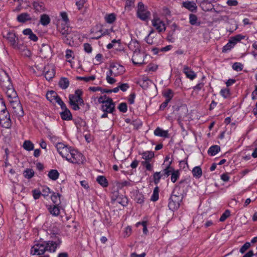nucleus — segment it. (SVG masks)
<instances>
[{
	"instance_id": "nucleus-1",
	"label": "nucleus",
	"mask_w": 257,
	"mask_h": 257,
	"mask_svg": "<svg viewBox=\"0 0 257 257\" xmlns=\"http://www.w3.org/2000/svg\"><path fill=\"white\" fill-rule=\"evenodd\" d=\"M61 241L58 237L55 235L53 240L44 241H40L36 243L31 248V253L33 255H42L45 251L54 252L57 246L59 245Z\"/></svg>"
},
{
	"instance_id": "nucleus-2",
	"label": "nucleus",
	"mask_w": 257,
	"mask_h": 257,
	"mask_svg": "<svg viewBox=\"0 0 257 257\" xmlns=\"http://www.w3.org/2000/svg\"><path fill=\"white\" fill-rule=\"evenodd\" d=\"M125 71L123 66L117 63H112L109 66V70L106 73V80L107 82L110 84H112L116 82V80L111 76L116 77L122 75Z\"/></svg>"
},
{
	"instance_id": "nucleus-3",
	"label": "nucleus",
	"mask_w": 257,
	"mask_h": 257,
	"mask_svg": "<svg viewBox=\"0 0 257 257\" xmlns=\"http://www.w3.org/2000/svg\"><path fill=\"white\" fill-rule=\"evenodd\" d=\"M82 93L81 90L77 89L74 94L69 95V104L73 110H78L85 105L82 97Z\"/></svg>"
},
{
	"instance_id": "nucleus-4",
	"label": "nucleus",
	"mask_w": 257,
	"mask_h": 257,
	"mask_svg": "<svg viewBox=\"0 0 257 257\" xmlns=\"http://www.w3.org/2000/svg\"><path fill=\"white\" fill-rule=\"evenodd\" d=\"M0 123L3 127L8 128L12 124L11 119L9 111L7 110L5 102L0 98Z\"/></svg>"
},
{
	"instance_id": "nucleus-5",
	"label": "nucleus",
	"mask_w": 257,
	"mask_h": 257,
	"mask_svg": "<svg viewBox=\"0 0 257 257\" xmlns=\"http://www.w3.org/2000/svg\"><path fill=\"white\" fill-rule=\"evenodd\" d=\"M178 188V186H176L169 199L168 207L172 211L176 210L179 207L180 202L183 199L181 194L178 192L176 193V191Z\"/></svg>"
},
{
	"instance_id": "nucleus-6",
	"label": "nucleus",
	"mask_w": 257,
	"mask_h": 257,
	"mask_svg": "<svg viewBox=\"0 0 257 257\" xmlns=\"http://www.w3.org/2000/svg\"><path fill=\"white\" fill-rule=\"evenodd\" d=\"M98 101L99 103H102L101 110L103 111L112 113L115 110V104L112 99L106 95L99 97Z\"/></svg>"
},
{
	"instance_id": "nucleus-7",
	"label": "nucleus",
	"mask_w": 257,
	"mask_h": 257,
	"mask_svg": "<svg viewBox=\"0 0 257 257\" xmlns=\"http://www.w3.org/2000/svg\"><path fill=\"white\" fill-rule=\"evenodd\" d=\"M136 15L141 20L147 21L151 16V13L148 10L147 7L140 2L138 4Z\"/></svg>"
},
{
	"instance_id": "nucleus-8",
	"label": "nucleus",
	"mask_w": 257,
	"mask_h": 257,
	"mask_svg": "<svg viewBox=\"0 0 257 257\" xmlns=\"http://www.w3.org/2000/svg\"><path fill=\"white\" fill-rule=\"evenodd\" d=\"M5 38L14 48L20 49L21 45L19 44V39L14 31H10L4 35Z\"/></svg>"
},
{
	"instance_id": "nucleus-9",
	"label": "nucleus",
	"mask_w": 257,
	"mask_h": 257,
	"mask_svg": "<svg viewBox=\"0 0 257 257\" xmlns=\"http://www.w3.org/2000/svg\"><path fill=\"white\" fill-rule=\"evenodd\" d=\"M10 105L12 107V113L18 118L22 117L24 115L22 106L19 99L17 100H11Z\"/></svg>"
},
{
	"instance_id": "nucleus-10",
	"label": "nucleus",
	"mask_w": 257,
	"mask_h": 257,
	"mask_svg": "<svg viewBox=\"0 0 257 257\" xmlns=\"http://www.w3.org/2000/svg\"><path fill=\"white\" fill-rule=\"evenodd\" d=\"M133 45H134V47L136 48L134 50V54L132 59L133 63L135 65H141L143 63V60L142 59V55L139 52L137 51L139 47V44L136 41L131 43L129 45V47L131 49L132 48Z\"/></svg>"
},
{
	"instance_id": "nucleus-11",
	"label": "nucleus",
	"mask_w": 257,
	"mask_h": 257,
	"mask_svg": "<svg viewBox=\"0 0 257 257\" xmlns=\"http://www.w3.org/2000/svg\"><path fill=\"white\" fill-rule=\"evenodd\" d=\"M171 162H170V164H171ZM163 172L164 176L166 177L171 175V180L173 183H175L179 176V171L178 170H174V168L170 166V164L163 170Z\"/></svg>"
},
{
	"instance_id": "nucleus-12",
	"label": "nucleus",
	"mask_w": 257,
	"mask_h": 257,
	"mask_svg": "<svg viewBox=\"0 0 257 257\" xmlns=\"http://www.w3.org/2000/svg\"><path fill=\"white\" fill-rule=\"evenodd\" d=\"M2 88L5 91L10 103L11 100H17V99H19L17 93L14 89L12 84H11L10 85H9L8 87H3Z\"/></svg>"
},
{
	"instance_id": "nucleus-13",
	"label": "nucleus",
	"mask_w": 257,
	"mask_h": 257,
	"mask_svg": "<svg viewBox=\"0 0 257 257\" xmlns=\"http://www.w3.org/2000/svg\"><path fill=\"white\" fill-rule=\"evenodd\" d=\"M152 26L159 33L164 32L166 30L165 24L158 17H154L152 20Z\"/></svg>"
},
{
	"instance_id": "nucleus-14",
	"label": "nucleus",
	"mask_w": 257,
	"mask_h": 257,
	"mask_svg": "<svg viewBox=\"0 0 257 257\" xmlns=\"http://www.w3.org/2000/svg\"><path fill=\"white\" fill-rule=\"evenodd\" d=\"M12 84L8 74L4 70L0 69V85L3 87H8Z\"/></svg>"
},
{
	"instance_id": "nucleus-15",
	"label": "nucleus",
	"mask_w": 257,
	"mask_h": 257,
	"mask_svg": "<svg viewBox=\"0 0 257 257\" xmlns=\"http://www.w3.org/2000/svg\"><path fill=\"white\" fill-rule=\"evenodd\" d=\"M44 74L46 79L50 81L55 75V69L53 66L48 65L44 68Z\"/></svg>"
},
{
	"instance_id": "nucleus-16",
	"label": "nucleus",
	"mask_w": 257,
	"mask_h": 257,
	"mask_svg": "<svg viewBox=\"0 0 257 257\" xmlns=\"http://www.w3.org/2000/svg\"><path fill=\"white\" fill-rule=\"evenodd\" d=\"M77 32L73 31L72 29L64 37H63L64 42L69 45H71L74 41V38L77 37Z\"/></svg>"
},
{
	"instance_id": "nucleus-17",
	"label": "nucleus",
	"mask_w": 257,
	"mask_h": 257,
	"mask_svg": "<svg viewBox=\"0 0 257 257\" xmlns=\"http://www.w3.org/2000/svg\"><path fill=\"white\" fill-rule=\"evenodd\" d=\"M182 7L192 13H196L197 10L196 4L193 1H186L182 3Z\"/></svg>"
},
{
	"instance_id": "nucleus-18",
	"label": "nucleus",
	"mask_w": 257,
	"mask_h": 257,
	"mask_svg": "<svg viewBox=\"0 0 257 257\" xmlns=\"http://www.w3.org/2000/svg\"><path fill=\"white\" fill-rule=\"evenodd\" d=\"M62 111L60 113L61 117L63 120H70L72 119V114L66 105L61 108Z\"/></svg>"
},
{
	"instance_id": "nucleus-19",
	"label": "nucleus",
	"mask_w": 257,
	"mask_h": 257,
	"mask_svg": "<svg viewBox=\"0 0 257 257\" xmlns=\"http://www.w3.org/2000/svg\"><path fill=\"white\" fill-rule=\"evenodd\" d=\"M157 35L155 34L154 30H152L146 37L145 41L149 45H154L157 43Z\"/></svg>"
},
{
	"instance_id": "nucleus-20",
	"label": "nucleus",
	"mask_w": 257,
	"mask_h": 257,
	"mask_svg": "<svg viewBox=\"0 0 257 257\" xmlns=\"http://www.w3.org/2000/svg\"><path fill=\"white\" fill-rule=\"evenodd\" d=\"M183 72L185 74L186 77L191 80L196 77L195 73L187 65L183 66Z\"/></svg>"
},
{
	"instance_id": "nucleus-21",
	"label": "nucleus",
	"mask_w": 257,
	"mask_h": 257,
	"mask_svg": "<svg viewBox=\"0 0 257 257\" xmlns=\"http://www.w3.org/2000/svg\"><path fill=\"white\" fill-rule=\"evenodd\" d=\"M69 157L72 159L80 161L83 159V156L78 151L72 148H71V151L69 153Z\"/></svg>"
},
{
	"instance_id": "nucleus-22",
	"label": "nucleus",
	"mask_w": 257,
	"mask_h": 257,
	"mask_svg": "<svg viewBox=\"0 0 257 257\" xmlns=\"http://www.w3.org/2000/svg\"><path fill=\"white\" fill-rule=\"evenodd\" d=\"M51 48L47 45H44L40 50V55L42 58H47L51 54Z\"/></svg>"
},
{
	"instance_id": "nucleus-23",
	"label": "nucleus",
	"mask_w": 257,
	"mask_h": 257,
	"mask_svg": "<svg viewBox=\"0 0 257 257\" xmlns=\"http://www.w3.org/2000/svg\"><path fill=\"white\" fill-rule=\"evenodd\" d=\"M33 6L37 12H43L46 10L45 4L41 1H34L33 3Z\"/></svg>"
},
{
	"instance_id": "nucleus-24",
	"label": "nucleus",
	"mask_w": 257,
	"mask_h": 257,
	"mask_svg": "<svg viewBox=\"0 0 257 257\" xmlns=\"http://www.w3.org/2000/svg\"><path fill=\"white\" fill-rule=\"evenodd\" d=\"M154 135L156 136L161 137L165 138L169 137L168 131L163 130L159 127H157L154 131Z\"/></svg>"
},
{
	"instance_id": "nucleus-25",
	"label": "nucleus",
	"mask_w": 257,
	"mask_h": 257,
	"mask_svg": "<svg viewBox=\"0 0 257 257\" xmlns=\"http://www.w3.org/2000/svg\"><path fill=\"white\" fill-rule=\"evenodd\" d=\"M71 29L72 28L68 27V24H61L58 27V30L63 37L68 34Z\"/></svg>"
},
{
	"instance_id": "nucleus-26",
	"label": "nucleus",
	"mask_w": 257,
	"mask_h": 257,
	"mask_svg": "<svg viewBox=\"0 0 257 257\" xmlns=\"http://www.w3.org/2000/svg\"><path fill=\"white\" fill-rule=\"evenodd\" d=\"M152 83V81L147 77H144L142 80L138 81V84L143 89H147Z\"/></svg>"
},
{
	"instance_id": "nucleus-27",
	"label": "nucleus",
	"mask_w": 257,
	"mask_h": 257,
	"mask_svg": "<svg viewBox=\"0 0 257 257\" xmlns=\"http://www.w3.org/2000/svg\"><path fill=\"white\" fill-rule=\"evenodd\" d=\"M31 20L30 16L28 13H22L17 17V20L21 23H25Z\"/></svg>"
},
{
	"instance_id": "nucleus-28",
	"label": "nucleus",
	"mask_w": 257,
	"mask_h": 257,
	"mask_svg": "<svg viewBox=\"0 0 257 257\" xmlns=\"http://www.w3.org/2000/svg\"><path fill=\"white\" fill-rule=\"evenodd\" d=\"M58 205H50L48 208L50 213L54 216H58L60 213V209L58 206Z\"/></svg>"
},
{
	"instance_id": "nucleus-29",
	"label": "nucleus",
	"mask_w": 257,
	"mask_h": 257,
	"mask_svg": "<svg viewBox=\"0 0 257 257\" xmlns=\"http://www.w3.org/2000/svg\"><path fill=\"white\" fill-rule=\"evenodd\" d=\"M96 181L103 187H107L108 186V182L104 176H98L96 178Z\"/></svg>"
},
{
	"instance_id": "nucleus-30",
	"label": "nucleus",
	"mask_w": 257,
	"mask_h": 257,
	"mask_svg": "<svg viewBox=\"0 0 257 257\" xmlns=\"http://www.w3.org/2000/svg\"><path fill=\"white\" fill-rule=\"evenodd\" d=\"M23 147L26 151H31L34 150V145L31 141L26 140L23 143Z\"/></svg>"
},
{
	"instance_id": "nucleus-31",
	"label": "nucleus",
	"mask_w": 257,
	"mask_h": 257,
	"mask_svg": "<svg viewBox=\"0 0 257 257\" xmlns=\"http://www.w3.org/2000/svg\"><path fill=\"white\" fill-rule=\"evenodd\" d=\"M192 173L194 177L200 178L202 174V169L199 166L195 167L192 170Z\"/></svg>"
},
{
	"instance_id": "nucleus-32",
	"label": "nucleus",
	"mask_w": 257,
	"mask_h": 257,
	"mask_svg": "<svg viewBox=\"0 0 257 257\" xmlns=\"http://www.w3.org/2000/svg\"><path fill=\"white\" fill-rule=\"evenodd\" d=\"M48 176L50 179L55 181L59 178V173L57 170L52 169L49 172Z\"/></svg>"
},
{
	"instance_id": "nucleus-33",
	"label": "nucleus",
	"mask_w": 257,
	"mask_h": 257,
	"mask_svg": "<svg viewBox=\"0 0 257 257\" xmlns=\"http://www.w3.org/2000/svg\"><path fill=\"white\" fill-rule=\"evenodd\" d=\"M189 23L191 25H197L199 26L200 22H198V18L195 15L190 14L189 16Z\"/></svg>"
},
{
	"instance_id": "nucleus-34",
	"label": "nucleus",
	"mask_w": 257,
	"mask_h": 257,
	"mask_svg": "<svg viewBox=\"0 0 257 257\" xmlns=\"http://www.w3.org/2000/svg\"><path fill=\"white\" fill-rule=\"evenodd\" d=\"M40 22L43 26H47L50 23V17L46 14H43L41 16Z\"/></svg>"
},
{
	"instance_id": "nucleus-35",
	"label": "nucleus",
	"mask_w": 257,
	"mask_h": 257,
	"mask_svg": "<svg viewBox=\"0 0 257 257\" xmlns=\"http://www.w3.org/2000/svg\"><path fill=\"white\" fill-rule=\"evenodd\" d=\"M220 150V147L218 146L214 145L209 148L208 154L211 156H215Z\"/></svg>"
},
{
	"instance_id": "nucleus-36",
	"label": "nucleus",
	"mask_w": 257,
	"mask_h": 257,
	"mask_svg": "<svg viewBox=\"0 0 257 257\" xmlns=\"http://www.w3.org/2000/svg\"><path fill=\"white\" fill-rule=\"evenodd\" d=\"M142 158L146 161H149L154 157V153L152 151H146L142 154Z\"/></svg>"
},
{
	"instance_id": "nucleus-37",
	"label": "nucleus",
	"mask_w": 257,
	"mask_h": 257,
	"mask_svg": "<svg viewBox=\"0 0 257 257\" xmlns=\"http://www.w3.org/2000/svg\"><path fill=\"white\" fill-rule=\"evenodd\" d=\"M59 85L61 88L65 89L69 86V81L67 78H62L59 81Z\"/></svg>"
},
{
	"instance_id": "nucleus-38",
	"label": "nucleus",
	"mask_w": 257,
	"mask_h": 257,
	"mask_svg": "<svg viewBox=\"0 0 257 257\" xmlns=\"http://www.w3.org/2000/svg\"><path fill=\"white\" fill-rule=\"evenodd\" d=\"M104 19L106 22L108 24H112L116 20V16L114 13L106 15Z\"/></svg>"
},
{
	"instance_id": "nucleus-39",
	"label": "nucleus",
	"mask_w": 257,
	"mask_h": 257,
	"mask_svg": "<svg viewBox=\"0 0 257 257\" xmlns=\"http://www.w3.org/2000/svg\"><path fill=\"white\" fill-rule=\"evenodd\" d=\"M245 38V36H243L241 34L237 35L234 37H232L230 39V41L232 42V44L234 45L235 44L240 41L241 40L244 39Z\"/></svg>"
},
{
	"instance_id": "nucleus-40",
	"label": "nucleus",
	"mask_w": 257,
	"mask_h": 257,
	"mask_svg": "<svg viewBox=\"0 0 257 257\" xmlns=\"http://www.w3.org/2000/svg\"><path fill=\"white\" fill-rule=\"evenodd\" d=\"M61 195L60 194L54 193L51 196V199L54 203L59 205L61 203Z\"/></svg>"
},
{
	"instance_id": "nucleus-41",
	"label": "nucleus",
	"mask_w": 257,
	"mask_h": 257,
	"mask_svg": "<svg viewBox=\"0 0 257 257\" xmlns=\"http://www.w3.org/2000/svg\"><path fill=\"white\" fill-rule=\"evenodd\" d=\"M65 57L67 61L68 62L71 63L72 60L74 58V52L71 50H66Z\"/></svg>"
},
{
	"instance_id": "nucleus-42",
	"label": "nucleus",
	"mask_w": 257,
	"mask_h": 257,
	"mask_svg": "<svg viewBox=\"0 0 257 257\" xmlns=\"http://www.w3.org/2000/svg\"><path fill=\"white\" fill-rule=\"evenodd\" d=\"M71 147H68L67 146H64V149L63 150V158H65L67 161H70L71 158L69 157V153L71 151Z\"/></svg>"
},
{
	"instance_id": "nucleus-43",
	"label": "nucleus",
	"mask_w": 257,
	"mask_h": 257,
	"mask_svg": "<svg viewBox=\"0 0 257 257\" xmlns=\"http://www.w3.org/2000/svg\"><path fill=\"white\" fill-rule=\"evenodd\" d=\"M57 94L54 91H50L47 92L46 97L51 102H54V99L57 97Z\"/></svg>"
},
{
	"instance_id": "nucleus-44",
	"label": "nucleus",
	"mask_w": 257,
	"mask_h": 257,
	"mask_svg": "<svg viewBox=\"0 0 257 257\" xmlns=\"http://www.w3.org/2000/svg\"><path fill=\"white\" fill-rule=\"evenodd\" d=\"M159 189L158 187H156L153 191V194L151 196V200L153 201H156L159 199Z\"/></svg>"
},
{
	"instance_id": "nucleus-45",
	"label": "nucleus",
	"mask_w": 257,
	"mask_h": 257,
	"mask_svg": "<svg viewBox=\"0 0 257 257\" xmlns=\"http://www.w3.org/2000/svg\"><path fill=\"white\" fill-rule=\"evenodd\" d=\"M23 174L26 178L31 179L34 175V171L31 169H27L24 171Z\"/></svg>"
},
{
	"instance_id": "nucleus-46",
	"label": "nucleus",
	"mask_w": 257,
	"mask_h": 257,
	"mask_svg": "<svg viewBox=\"0 0 257 257\" xmlns=\"http://www.w3.org/2000/svg\"><path fill=\"white\" fill-rule=\"evenodd\" d=\"M163 175H164L163 172L162 174H161L160 172H156L154 173L153 175V179L154 183L156 185H157L159 183L160 179Z\"/></svg>"
},
{
	"instance_id": "nucleus-47",
	"label": "nucleus",
	"mask_w": 257,
	"mask_h": 257,
	"mask_svg": "<svg viewBox=\"0 0 257 257\" xmlns=\"http://www.w3.org/2000/svg\"><path fill=\"white\" fill-rule=\"evenodd\" d=\"M64 146L65 145L61 143H58L56 145V148H57L58 152L62 157H63V150L64 149Z\"/></svg>"
},
{
	"instance_id": "nucleus-48",
	"label": "nucleus",
	"mask_w": 257,
	"mask_h": 257,
	"mask_svg": "<svg viewBox=\"0 0 257 257\" xmlns=\"http://www.w3.org/2000/svg\"><path fill=\"white\" fill-rule=\"evenodd\" d=\"M135 0H126L125 2V9L131 11L134 7Z\"/></svg>"
},
{
	"instance_id": "nucleus-49",
	"label": "nucleus",
	"mask_w": 257,
	"mask_h": 257,
	"mask_svg": "<svg viewBox=\"0 0 257 257\" xmlns=\"http://www.w3.org/2000/svg\"><path fill=\"white\" fill-rule=\"evenodd\" d=\"M235 45L232 44V42L229 40V42L226 44L222 49L223 52H226L230 50Z\"/></svg>"
},
{
	"instance_id": "nucleus-50",
	"label": "nucleus",
	"mask_w": 257,
	"mask_h": 257,
	"mask_svg": "<svg viewBox=\"0 0 257 257\" xmlns=\"http://www.w3.org/2000/svg\"><path fill=\"white\" fill-rule=\"evenodd\" d=\"M135 200L138 203L142 204L144 202V195L140 193L137 194Z\"/></svg>"
},
{
	"instance_id": "nucleus-51",
	"label": "nucleus",
	"mask_w": 257,
	"mask_h": 257,
	"mask_svg": "<svg viewBox=\"0 0 257 257\" xmlns=\"http://www.w3.org/2000/svg\"><path fill=\"white\" fill-rule=\"evenodd\" d=\"M230 215V212L229 210H226L221 215L219 218L220 222H223L228 218Z\"/></svg>"
},
{
	"instance_id": "nucleus-52",
	"label": "nucleus",
	"mask_w": 257,
	"mask_h": 257,
	"mask_svg": "<svg viewBox=\"0 0 257 257\" xmlns=\"http://www.w3.org/2000/svg\"><path fill=\"white\" fill-rule=\"evenodd\" d=\"M232 68L236 71H240L243 69V65L240 63L235 62L233 64Z\"/></svg>"
},
{
	"instance_id": "nucleus-53",
	"label": "nucleus",
	"mask_w": 257,
	"mask_h": 257,
	"mask_svg": "<svg viewBox=\"0 0 257 257\" xmlns=\"http://www.w3.org/2000/svg\"><path fill=\"white\" fill-rule=\"evenodd\" d=\"M107 31L106 30V32H103L102 29H99L98 32H96L94 33L95 37L93 38V39H98L100 38H101L103 35H105L106 34V32Z\"/></svg>"
},
{
	"instance_id": "nucleus-54",
	"label": "nucleus",
	"mask_w": 257,
	"mask_h": 257,
	"mask_svg": "<svg viewBox=\"0 0 257 257\" xmlns=\"http://www.w3.org/2000/svg\"><path fill=\"white\" fill-rule=\"evenodd\" d=\"M164 96L166 98V99H169V101L173 97V92L171 89H168L164 93Z\"/></svg>"
},
{
	"instance_id": "nucleus-55",
	"label": "nucleus",
	"mask_w": 257,
	"mask_h": 257,
	"mask_svg": "<svg viewBox=\"0 0 257 257\" xmlns=\"http://www.w3.org/2000/svg\"><path fill=\"white\" fill-rule=\"evenodd\" d=\"M95 79V76L94 75L88 77H78L77 79L80 80H84L86 82L94 80Z\"/></svg>"
},
{
	"instance_id": "nucleus-56",
	"label": "nucleus",
	"mask_w": 257,
	"mask_h": 257,
	"mask_svg": "<svg viewBox=\"0 0 257 257\" xmlns=\"http://www.w3.org/2000/svg\"><path fill=\"white\" fill-rule=\"evenodd\" d=\"M220 94L224 98H227L230 95V91L229 89L225 88L221 89L220 91Z\"/></svg>"
},
{
	"instance_id": "nucleus-57",
	"label": "nucleus",
	"mask_w": 257,
	"mask_h": 257,
	"mask_svg": "<svg viewBox=\"0 0 257 257\" xmlns=\"http://www.w3.org/2000/svg\"><path fill=\"white\" fill-rule=\"evenodd\" d=\"M55 102L60 105L61 108L66 106V104L64 103L61 98L57 95V97L54 99V102Z\"/></svg>"
},
{
	"instance_id": "nucleus-58",
	"label": "nucleus",
	"mask_w": 257,
	"mask_h": 257,
	"mask_svg": "<svg viewBox=\"0 0 257 257\" xmlns=\"http://www.w3.org/2000/svg\"><path fill=\"white\" fill-rule=\"evenodd\" d=\"M50 193V189L49 188L44 186L42 188L41 191L42 195L44 196H48Z\"/></svg>"
},
{
	"instance_id": "nucleus-59",
	"label": "nucleus",
	"mask_w": 257,
	"mask_h": 257,
	"mask_svg": "<svg viewBox=\"0 0 257 257\" xmlns=\"http://www.w3.org/2000/svg\"><path fill=\"white\" fill-rule=\"evenodd\" d=\"M250 244L248 242H245L240 248V252L244 253L250 247Z\"/></svg>"
},
{
	"instance_id": "nucleus-60",
	"label": "nucleus",
	"mask_w": 257,
	"mask_h": 257,
	"mask_svg": "<svg viewBox=\"0 0 257 257\" xmlns=\"http://www.w3.org/2000/svg\"><path fill=\"white\" fill-rule=\"evenodd\" d=\"M118 109L122 112H125L127 110V105L125 103H121L119 104Z\"/></svg>"
},
{
	"instance_id": "nucleus-61",
	"label": "nucleus",
	"mask_w": 257,
	"mask_h": 257,
	"mask_svg": "<svg viewBox=\"0 0 257 257\" xmlns=\"http://www.w3.org/2000/svg\"><path fill=\"white\" fill-rule=\"evenodd\" d=\"M83 46H84V51L86 52H87L88 53H90L92 52V47L90 45V44H89L88 43H84L83 45Z\"/></svg>"
},
{
	"instance_id": "nucleus-62",
	"label": "nucleus",
	"mask_w": 257,
	"mask_h": 257,
	"mask_svg": "<svg viewBox=\"0 0 257 257\" xmlns=\"http://www.w3.org/2000/svg\"><path fill=\"white\" fill-rule=\"evenodd\" d=\"M119 89L123 92L126 91L129 88L130 86L127 83H121L118 85Z\"/></svg>"
},
{
	"instance_id": "nucleus-63",
	"label": "nucleus",
	"mask_w": 257,
	"mask_h": 257,
	"mask_svg": "<svg viewBox=\"0 0 257 257\" xmlns=\"http://www.w3.org/2000/svg\"><path fill=\"white\" fill-rule=\"evenodd\" d=\"M62 20L64 21V24H68L69 22V19L68 18L67 14L66 12H62L60 14Z\"/></svg>"
},
{
	"instance_id": "nucleus-64",
	"label": "nucleus",
	"mask_w": 257,
	"mask_h": 257,
	"mask_svg": "<svg viewBox=\"0 0 257 257\" xmlns=\"http://www.w3.org/2000/svg\"><path fill=\"white\" fill-rule=\"evenodd\" d=\"M42 195L41 192L38 190H34L33 191V195L35 199H38Z\"/></svg>"
}]
</instances>
